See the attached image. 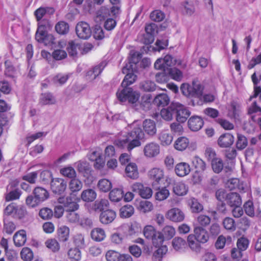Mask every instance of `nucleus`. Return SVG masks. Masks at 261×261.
Here are the masks:
<instances>
[{
  "label": "nucleus",
  "mask_w": 261,
  "mask_h": 261,
  "mask_svg": "<svg viewBox=\"0 0 261 261\" xmlns=\"http://www.w3.org/2000/svg\"><path fill=\"white\" fill-rule=\"evenodd\" d=\"M135 56L134 54L129 62L122 69V73L126 75L121 83V87L116 94L118 99L121 102L128 101L134 103L140 98L139 92L128 87V86L133 84L137 79V75L134 73L135 68L134 66L141 58L139 54L137 55L136 58L134 57Z\"/></svg>",
  "instance_id": "f257e3e1"
},
{
  "label": "nucleus",
  "mask_w": 261,
  "mask_h": 261,
  "mask_svg": "<svg viewBox=\"0 0 261 261\" xmlns=\"http://www.w3.org/2000/svg\"><path fill=\"white\" fill-rule=\"evenodd\" d=\"M129 127L132 130L128 133L124 139L118 140L116 144L119 147L126 148L130 151L135 147L141 145L140 140L144 138V134L138 121L133 122Z\"/></svg>",
  "instance_id": "f03ea898"
},
{
  "label": "nucleus",
  "mask_w": 261,
  "mask_h": 261,
  "mask_svg": "<svg viewBox=\"0 0 261 261\" xmlns=\"http://www.w3.org/2000/svg\"><path fill=\"white\" fill-rule=\"evenodd\" d=\"M143 234L146 239L152 241L153 245L156 247L162 245L164 242V237L162 232L157 231L151 225L144 227Z\"/></svg>",
  "instance_id": "7ed1b4c3"
},
{
  "label": "nucleus",
  "mask_w": 261,
  "mask_h": 261,
  "mask_svg": "<svg viewBox=\"0 0 261 261\" xmlns=\"http://www.w3.org/2000/svg\"><path fill=\"white\" fill-rule=\"evenodd\" d=\"M36 40L45 45H51L55 44V38L51 34H47L45 24H40L35 35Z\"/></svg>",
  "instance_id": "20e7f679"
},
{
  "label": "nucleus",
  "mask_w": 261,
  "mask_h": 261,
  "mask_svg": "<svg viewBox=\"0 0 261 261\" xmlns=\"http://www.w3.org/2000/svg\"><path fill=\"white\" fill-rule=\"evenodd\" d=\"M152 97L150 94H147L143 95L141 100H136L134 103L128 101L132 105L134 109L138 111H143L147 112L151 109Z\"/></svg>",
  "instance_id": "39448f33"
},
{
  "label": "nucleus",
  "mask_w": 261,
  "mask_h": 261,
  "mask_svg": "<svg viewBox=\"0 0 261 261\" xmlns=\"http://www.w3.org/2000/svg\"><path fill=\"white\" fill-rule=\"evenodd\" d=\"M76 195L72 193L66 197H60L58 199L59 203L63 204L67 210H77L79 208V205L77 202L80 201Z\"/></svg>",
  "instance_id": "423d86ee"
},
{
  "label": "nucleus",
  "mask_w": 261,
  "mask_h": 261,
  "mask_svg": "<svg viewBox=\"0 0 261 261\" xmlns=\"http://www.w3.org/2000/svg\"><path fill=\"white\" fill-rule=\"evenodd\" d=\"M176 60L170 55H167L164 58L158 59L154 63V66L156 69L166 71L175 64Z\"/></svg>",
  "instance_id": "0eeeda50"
},
{
  "label": "nucleus",
  "mask_w": 261,
  "mask_h": 261,
  "mask_svg": "<svg viewBox=\"0 0 261 261\" xmlns=\"http://www.w3.org/2000/svg\"><path fill=\"white\" fill-rule=\"evenodd\" d=\"M148 176L152 181V186L154 188H158V186L163 181L164 171L160 168H154L149 170Z\"/></svg>",
  "instance_id": "6e6552de"
},
{
  "label": "nucleus",
  "mask_w": 261,
  "mask_h": 261,
  "mask_svg": "<svg viewBox=\"0 0 261 261\" xmlns=\"http://www.w3.org/2000/svg\"><path fill=\"white\" fill-rule=\"evenodd\" d=\"M75 31L77 36L81 39H87L91 35L90 27L85 21H81L76 24Z\"/></svg>",
  "instance_id": "1a4fd4ad"
},
{
  "label": "nucleus",
  "mask_w": 261,
  "mask_h": 261,
  "mask_svg": "<svg viewBox=\"0 0 261 261\" xmlns=\"http://www.w3.org/2000/svg\"><path fill=\"white\" fill-rule=\"evenodd\" d=\"M132 190L133 192L138 193L141 197L144 199L150 198L152 195L151 188L145 187L140 182H135L133 184Z\"/></svg>",
  "instance_id": "9d476101"
},
{
  "label": "nucleus",
  "mask_w": 261,
  "mask_h": 261,
  "mask_svg": "<svg viewBox=\"0 0 261 261\" xmlns=\"http://www.w3.org/2000/svg\"><path fill=\"white\" fill-rule=\"evenodd\" d=\"M176 119L178 122H185L190 115V112L184 105L175 102Z\"/></svg>",
  "instance_id": "9b49d317"
},
{
  "label": "nucleus",
  "mask_w": 261,
  "mask_h": 261,
  "mask_svg": "<svg viewBox=\"0 0 261 261\" xmlns=\"http://www.w3.org/2000/svg\"><path fill=\"white\" fill-rule=\"evenodd\" d=\"M160 151V146L155 142H150L145 145L143 152L145 156L147 158H154L158 155Z\"/></svg>",
  "instance_id": "f8f14e48"
},
{
  "label": "nucleus",
  "mask_w": 261,
  "mask_h": 261,
  "mask_svg": "<svg viewBox=\"0 0 261 261\" xmlns=\"http://www.w3.org/2000/svg\"><path fill=\"white\" fill-rule=\"evenodd\" d=\"M66 182L63 179L59 178L52 179L51 189L54 193L62 194L66 190Z\"/></svg>",
  "instance_id": "ddd939ff"
},
{
  "label": "nucleus",
  "mask_w": 261,
  "mask_h": 261,
  "mask_svg": "<svg viewBox=\"0 0 261 261\" xmlns=\"http://www.w3.org/2000/svg\"><path fill=\"white\" fill-rule=\"evenodd\" d=\"M194 232V234L193 235L196 238V241L200 243H205L209 239V235L207 231L202 227L199 226L195 227Z\"/></svg>",
  "instance_id": "4468645a"
},
{
  "label": "nucleus",
  "mask_w": 261,
  "mask_h": 261,
  "mask_svg": "<svg viewBox=\"0 0 261 261\" xmlns=\"http://www.w3.org/2000/svg\"><path fill=\"white\" fill-rule=\"evenodd\" d=\"M167 216L169 219L175 222L182 221L185 218L184 213L177 208L170 210L167 213Z\"/></svg>",
  "instance_id": "2eb2a0df"
},
{
  "label": "nucleus",
  "mask_w": 261,
  "mask_h": 261,
  "mask_svg": "<svg viewBox=\"0 0 261 261\" xmlns=\"http://www.w3.org/2000/svg\"><path fill=\"white\" fill-rule=\"evenodd\" d=\"M106 65V64L105 62H102L89 70L86 74L87 80L91 81L95 79L101 73Z\"/></svg>",
  "instance_id": "dca6fc26"
},
{
  "label": "nucleus",
  "mask_w": 261,
  "mask_h": 261,
  "mask_svg": "<svg viewBox=\"0 0 261 261\" xmlns=\"http://www.w3.org/2000/svg\"><path fill=\"white\" fill-rule=\"evenodd\" d=\"M175 102H172L169 107L161 110L160 115L161 117L166 121H171L175 114Z\"/></svg>",
  "instance_id": "f3484780"
},
{
  "label": "nucleus",
  "mask_w": 261,
  "mask_h": 261,
  "mask_svg": "<svg viewBox=\"0 0 261 261\" xmlns=\"http://www.w3.org/2000/svg\"><path fill=\"white\" fill-rule=\"evenodd\" d=\"M203 125L202 119L198 116L191 117L188 120V126L192 131H198L200 129Z\"/></svg>",
  "instance_id": "a211bd4d"
},
{
  "label": "nucleus",
  "mask_w": 261,
  "mask_h": 261,
  "mask_svg": "<svg viewBox=\"0 0 261 261\" xmlns=\"http://www.w3.org/2000/svg\"><path fill=\"white\" fill-rule=\"evenodd\" d=\"M115 211L111 210L103 211L100 215V221L104 224H108L112 222L116 218Z\"/></svg>",
  "instance_id": "6ab92c4d"
},
{
  "label": "nucleus",
  "mask_w": 261,
  "mask_h": 261,
  "mask_svg": "<svg viewBox=\"0 0 261 261\" xmlns=\"http://www.w3.org/2000/svg\"><path fill=\"white\" fill-rule=\"evenodd\" d=\"M181 11L184 15L192 16L195 12V8L193 2L191 1L184 2L181 5Z\"/></svg>",
  "instance_id": "aec40b11"
},
{
  "label": "nucleus",
  "mask_w": 261,
  "mask_h": 261,
  "mask_svg": "<svg viewBox=\"0 0 261 261\" xmlns=\"http://www.w3.org/2000/svg\"><path fill=\"white\" fill-rule=\"evenodd\" d=\"M226 202L231 207H233L236 206H241L242 201L239 194L232 192L227 194Z\"/></svg>",
  "instance_id": "412c9836"
},
{
  "label": "nucleus",
  "mask_w": 261,
  "mask_h": 261,
  "mask_svg": "<svg viewBox=\"0 0 261 261\" xmlns=\"http://www.w3.org/2000/svg\"><path fill=\"white\" fill-rule=\"evenodd\" d=\"M191 171V167L189 164L185 162H181L176 164L175 167V172L177 175L184 177Z\"/></svg>",
  "instance_id": "4be33fe9"
},
{
  "label": "nucleus",
  "mask_w": 261,
  "mask_h": 261,
  "mask_svg": "<svg viewBox=\"0 0 261 261\" xmlns=\"http://www.w3.org/2000/svg\"><path fill=\"white\" fill-rule=\"evenodd\" d=\"M234 142L233 136L229 133L222 135L219 138L218 143L221 147H228Z\"/></svg>",
  "instance_id": "5701e85b"
},
{
  "label": "nucleus",
  "mask_w": 261,
  "mask_h": 261,
  "mask_svg": "<svg viewBox=\"0 0 261 261\" xmlns=\"http://www.w3.org/2000/svg\"><path fill=\"white\" fill-rule=\"evenodd\" d=\"M143 127L148 135L153 136L156 133L155 122L151 119H145L143 122Z\"/></svg>",
  "instance_id": "b1692460"
},
{
  "label": "nucleus",
  "mask_w": 261,
  "mask_h": 261,
  "mask_svg": "<svg viewBox=\"0 0 261 261\" xmlns=\"http://www.w3.org/2000/svg\"><path fill=\"white\" fill-rule=\"evenodd\" d=\"M90 236L93 241L97 242L103 241L106 237L104 229L99 227L93 228L91 231Z\"/></svg>",
  "instance_id": "393cba45"
},
{
  "label": "nucleus",
  "mask_w": 261,
  "mask_h": 261,
  "mask_svg": "<svg viewBox=\"0 0 261 261\" xmlns=\"http://www.w3.org/2000/svg\"><path fill=\"white\" fill-rule=\"evenodd\" d=\"M27 235L25 230L22 229L16 232L13 236L14 244L17 247H20L25 244Z\"/></svg>",
  "instance_id": "a878e982"
},
{
  "label": "nucleus",
  "mask_w": 261,
  "mask_h": 261,
  "mask_svg": "<svg viewBox=\"0 0 261 261\" xmlns=\"http://www.w3.org/2000/svg\"><path fill=\"white\" fill-rule=\"evenodd\" d=\"M125 173L126 176L131 179H135L139 176L138 168L135 163L128 164L125 167Z\"/></svg>",
  "instance_id": "bb28decb"
},
{
  "label": "nucleus",
  "mask_w": 261,
  "mask_h": 261,
  "mask_svg": "<svg viewBox=\"0 0 261 261\" xmlns=\"http://www.w3.org/2000/svg\"><path fill=\"white\" fill-rule=\"evenodd\" d=\"M159 140L163 146L169 145L173 141V136L167 130H163L159 134Z\"/></svg>",
  "instance_id": "cd10ccee"
},
{
  "label": "nucleus",
  "mask_w": 261,
  "mask_h": 261,
  "mask_svg": "<svg viewBox=\"0 0 261 261\" xmlns=\"http://www.w3.org/2000/svg\"><path fill=\"white\" fill-rule=\"evenodd\" d=\"M96 193L94 190L88 189L82 192L81 198L84 201L89 202L93 201L96 199Z\"/></svg>",
  "instance_id": "c85d7f7f"
},
{
  "label": "nucleus",
  "mask_w": 261,
  "mask_h": 261,
  "mask_svg": "<svg viewBox=\"0 0 261 261\" xmlns=\"http://www.w3.org/2000/svg\"><path fill=\"white\" fill-rule=\"evenodd\" d=\"M70 229L65 225L61 226L57 230L58 238L60 242H65L68 241L69 237Z\"/></svg>",
  "instance_id": "c756f323"
},
{
  "label": "nucleus",
  "mask_w": 261,
  "mask_h": 261,
  "mask_svg": "<svg viewBox=\"0 0 261 261\" xmlns=\"http://www.w3.org/2000/svg\"><path fill=\"white\" fill-rule=\"evenodd\" d=\"M188 191V187L182 182H175L173 186V192L178 196H182L187 194Z\"/></svg>",
  "instance_id": "7c9ffc66"
},
{
  "label": "nucleus",
  "mask_w": 261,
  "mask_h": 261,
  "mask_svg": "<svg viewBox=\"0 0 261 261\" xmlns=\"http://www.w3.org/2000/svg\"><path fill=\"white\" fill-rule=\"evenodd\" d=\"M82 187V182L76 177L71 179L68 183L69 189L70 190L71 193L74 194L80 191Z\"/></svg>",
  "instance_id": "2f4dec72"
},
{
  "label": "nucleus",
  "mask_w": 261,
  "mask_h": 261,
  "mask_svg": "<svg viewBox=\"0 0 261 261\" xmlns=\"http://www.w3.org/2000/svg\"><path fill=\"white\" fill-rule=\"evenodd\" d=\"M76 210H66L65 217L69 223L75 224L80 221V215L75 212Z\"/></svg>",
  "instance_id": "473e14b6"
},
{
  "label": "nucleus",
  "mask_w": 261,
  "mask_h": 261,
  "mask_svg": "<svg viewBox=\"0 0 261 261\" xmlns=\"http://www.w3.org/2000/svg\"><path fill=\"white\" fill-rule=\"evenodd\" d=\"M33 193L40 202L47 199L49 196L48 192L41 187L36 188L33 191Z\"/></svg>",
  "instance_id": "72a5a7b5"
},
{
  "label": "nucleus",
  "mask_w": 261,
  "mask_h": 261,
  "mask_svg": "<svg viewBox=\"0 0 261 261\" xmlns=\"http://www.w3.org/2000/svg\"><path fill=\"white\" fill-rule=\"evenodd\" d=\"M172 246L176 251L184 250L187 247L186 241L180 237H176L172 242Z\"/></svg>",
  "instance_id": "f704fd0d"
},
{
  "label": "nucleus",
  "mask_w": 261,
  "mask_h": 261,
  "mask_svg": "<svg viewBox=\"0 0 261 261\" xmlns=\"http://www.w3.org/2000/svg\"><path fill=\"white\" fill-rule=\"evenodd\" d=\"M189 141L188 138L184 137L178 138L175 142L174 147L180 151L185 150L189 145Z\"/></svg>",
  "instance_id": "c9c22d12"
},
{
  "label": "nucleus",
  "mask_w": 261,
  "mask_h": 261,
  "mask_svg": "<svg viewBox=\"0 0 261 261\" xmlns=\"http://www.w3.org/2000/svg\"><path fill=\"white\" fill-rule=\"evenodd\" d=\"M56 102L55 97L50 93H46L41 95L40 102L43 105H53Z\"/></svg>",
  "instance_id": "e433bc0d"
},
{
  "label": "nucleus",
  "mask_w": 261,
  "mask_h": 261,
  "mask_svg": "<svg viewBox=\"0 0 261 261\" xmlns=\"http://www.w3.org/2000/svg\"><path fill=\"white\" fill-rule=\"evenodd\" d=\"M192 165L196 170V172H202L206 168L205 162L198 156H194L192 159Z\"/></svg>",
  "instance_id": "4c0bfd02"
},
{
  "label": "nucleus",
  "mask_w": 261,
  "mask_h": 261,
  "mask_svg": "<svg viewBox=\"0 0 261 261\" xmlns=\"http://www.w3.org/2000/svg\"><path fill=\"white\" fill-rule=\"evenodd\" d=\"M123 197V192L120 189H114L109 193V198L112 201L118 202Z\"/></svg>",
  "instance_id": "58836bf2"
},
{
  "label": "nucleus",
  "mask_w": 261,
  "mask_h": 261,
  "mask_svg": "<svg viewBox=\"0 0 261 261\" xmlns=\"http://www.w3.org/2000/svg\"><path fill=\"white\" fill-rule=\"evenodd\" d=\"M110 15L109 9L106 7H101L96 13V20L101 21Z\"/></svg>",
  "instance_id": "ea45409f"
},
{
  "label": "nucleus",
  "mask_w": 261,
  "mask_h": 261,
  "mask_svg": "<svg viewBox=\"0 0 261 261\" xmlns=\"http://www.w3.org/2000/svg\"><path fill=\"white\" fill-rule=\"evenodd\" d=\"M97 187L100 191L107 192L111 190L112 187V185L109 180L106 178H103L98 181Z\"/></svg>",
  "instance_id": "a19ab883"
},
{
  "label": "nucleus",
  "mask_w": 261,
  "mask_h": 261,
  "mask_svg": "<svg viewBox=\"0 0 261 261\" xmlns=\"http://www.w3.org/2000/svg\"><path fill=\"white\" fill-rule=\"evenodd\" d=\"M169 98L166 94L158 95L154 99V102L158 106H165L169 102Z\"/></svg>",
  "instance_id": "79ce46f5"
},
{
  "label": "nucleus",
  "mask_w": 261,
  "mask_h": 261,
  "mask_svg": "<svg viewBox=\"0 0 261 261\" xmlns=\"http://www.w3.org/2000/svg\"><path fill=\"white\" fill-rule=\"evenodd\" d=\"M134 213V208L131 205L127 204L120 210V215L122 218H129Z\"/></svg>",
  "instance_id": "37998d69"
},
{
  "label": "nucleus",
  "mask_w": 261,
  "mask_h": 261,
  "mask_svg": "<svg viewBox=\"0 0 261 261\" xmlns=\"http://www.w3.org/2000/svg\"><path fill=\"white\" fill-rule=\"evenodd\" d=\"M158 191L155 193V199L159 201H162L167 199L169 196L170 193L169 190L166 188L160 189L159 185L158 188H156Z\"/></svg>",
  "instance_id": "c03bdc74"
},
{
  "label": "nucleus",
  "mask_w": 261,
  "mask_h": 261,
  "mask_svg": "<svg viewBox=\"0 0 261 261\" xmlns=\"http://www.w3.org/2000/svg\"><path fill=\"white\" fill-rule=\"evenodd\" d=\"M192 91V97H199L201 95L202 93V87L197 81H193L192 85H191Z\"/></svg>",
  "instance_id": "a18cd8bd"
},
{
  "label": "nucleus",
  "mask_w": 261,
  "mask_h": 261,
  "mask_svg": "<svg viewBox=\"0 0 261 261\" xmlns=\"http://www.w3.org/2000/svg\"><path fill=\"white\" fill-rule=\"evenodd\" d=\"M138 208L140 212L145 213L152 210L153 205L150 201L143 200L139 203Z\"/></svg>",
  "instance_id": "49530a36"
},
{
  "label": "nucleus",
  "mask_w": 261,
  "mask_h": 261,
  "mask_svg": "<svg viewBox=\"0 0 261 261\" xmlns=\"http://www.w3.org/2000/svg\"><path fill=\"white\" fill-rule=\"evenodd\" d=\"M196 238L192 234H189L187 238V242L189 247L193 251L198 252L200 250V245L198 241H195Z\"/></svg>",
  "instance_id": "de8ad7c7"
},
{
  "label": "nucleus",
  "mask_w": 261,
  "mask_h": 261,
  "mask_svg": "<svg viewBox=\"0 0 261 261\" xmlns=\"http://www.w3.org/2000/svg\"><path fill=\"white\" fill-rule=\"evenodd\" d=\"M55 29L58 33L64 35L68 32L69 27L67 23L64 21H59L56 25Z\"/></svg>",
  "instance_id": "09e8293b"
},
{
  "label": "nucleus",
  "mask_w": 261,
  "mask_h": 261,
  "mask_svg": "<svg viewBox=\"0 0 261 261\" xmlns=\"http://www.w3.org/2000/svg\"><path fill=\"white\" fill-rule=\"evenodd\" d=\"M212 167L214 172L220 173L223 168V162L220 158H216L211 161Z\"/></svg>",
  "instance_id": "8fccbe9b"
},
{
  "label": "nucleus",
  "mask_w": 261,
  "mask_h": 261,
  "mask_svg": "<svg viewBox=\"0 0 261 261\" xmlns=\"http://www.w3.org/2000/svg\"><path fill=\"white\" fill-rule=\"evenodd\" d=\"M55 10L53 8H39V9H37L35 11V15L36 17L37 20L38 21L41 19V18L44 16V15L47 12L50 13L51 14L53 13L54 12Z\"/></svg>",
  "instance_id": "3c124183"
},
{
  "label": "nucleus",
  "mask_w": 261,
  "mask_h": 261,
  "mask_svg": "<svg viewBox=\"0 0 261 261\" xmlns=\"http://www.w3.org/2000/svg\"><path fill=\"white\" fill-rule=\"evenodd\" d=\"M165 70H167L168 75H170L173 79L177 81L181 80L182 73L179 69L176 68H171L170 69Z\"/></svg>",
  "instance_id": "603ef678"
},
{
  "label": "nucleus",
  "mask_w": 261,
  "mask_h": 261,
  "mask_svg": "<svg viewBox=\"0 0 261 261\" xmlns=\"http://www.w3.org/2000/svg\"><path fill=\"white\" fill-rule=\"evenodd\" d=\"M69 258L74 261H79L81 258V252L79 248H71L68 252Z\"/></svg>",
  "instance_id": "864d4df0"
},
{
  "label": "nucleus",
  "mask_w": 261,
  "mask_h": 261,
  "mask_svg": "<svg viewBox=\"0 0 261 261\" xmlns=\"http://www.w3.org/2000/svg\"><path fill=\"white\" fill-rule=\"evenodd\" d=\"M175 229L171 226H166L162 230V234L164 237V240L165 239L169 240L171 239L175 235Z\"/></svg>",
  "instance_id": "5fc2aeb1"
},
{
  "label": "nucleus",
  "mask_w": 261,
  "mask_h": 261,
  "mask_svg": "<svg viewBox=\"0 0 261 261\" xmlns=\"http://www.w3.org/2000/svg\"><path fill=\"white\" fill-rule=\"evenodd\" d=\"M68 78V74L59 73L53 77V82L56 85L61 86L66 82Z\"/></svg>",
  "instance_id": "6e6d98bb"
},
{
  "label": "nucleus",
  "mask_w": 261,
  "mask_h": 261,
  "mask_svg": "<svg viewBox=\"0 0 261 261\" xmlns=\"http://www.w3.org/2000/svg\"><path fill=\"white\" fill-rule=\"evenodd\" d=\"M60 173L63 176L71 179L75 177L76 175L75 170L72 167H67L61 169Z\"/></svg>",
  "instance_id": "4d7b16f0"
},
{
  "label": "nucleus",
  "mask_w": 261,
  "mask_h": 261,
  "mask_svg": "<svg viewBox=\"0 0 261 261\" xmlns=\"http://www.w3.org/2000/svg\"><path fill=\"white\" fill-rule=\"evenodd\" d=\"M237 141L236 146L238 149L242 150L244 149L248 144V141L246 138L241 134H238Z\"/></svg>",
  "instance_id": "13d9d810"
},
{
  "label": "nucleus",
  "mask_w": 261,
  "mask_h": 261,
  "mask_svg": "<svg viewBox=\"0 0 261 261\" xmlns=\"http://www.w3.org/2000/svg\"><path fill=\"white\" fill-rule=\"evenodd\" d=\"M45 244L48 249L54 252L58 251L60 249V245L56 239H52L47 240Z\"/></svg>",
  "instance_id": "bf43d9fd"
},
{
  "label": "nucleus",
  "mask_w": 261,
  "mask_h": 261,
  "mask_svg": "<svg viewBox=\"0 0 261 261\" xmlns=\"http://www.w3.org/2000/svg\"><path fill=\"white\" fill-rule=\"evenodd\" d=\"M140 87L144 91L150 92L155 90V85L151 81H146L140 84Z\"/></svg>",
  "instance_id": "052dcab7"
},
{
  "label": "nucleus",
  "mask_w": 261,
  "mask_h": 261,
  "mask_svg": "<svg viewBox=\"0 0 261 261\" xmlns=\"http://www.w3.org/2000/svg\"><path fill=\"white\" fill-rule=\"evenodd\" d=\"M240 112L239 109H238L234 104H232L231 106V109L229 111L228 116L236 120H240Z\"/></svg>",
  "instance_id": "680f3d73"
},
{
  "label": "nucleus",
  "mask_w": 261,
  "mask_h": 261,
  "mask_svg": "<svg viewBox=\"0 0 261 261\" xmlns=\"http://www.w3.org/2000/svg\"><path fill=\"white\" fill-rule=\"evenodd\" d=\"M150 17L153 21L160 22L164 19L165 14L161 11L156 10L151 13Z\"/></svg>",
  "instance_id": "e2e57ef3"
},
{
  "label": "nucleus",
  "mask_w": 261,
  "mask_h": 261,
  "mask_svg": "<svg viewBox=\"0 0 261 261\" xmlns=\"http://www.w3.org/2000/svg\"><path fill=\"white\" fill-rule=\"evenodd\" d=\"M21 258L25 261H30L33 257V253L29 248H23L20 253Z\"/></svg>",
  "instance_id": "0e129e2a"
},
{
  "label": "nucleus",
  "mask_w": 261,
  "mask_h": 261,
  "mask_svg": "<svg viewBox=\"0 0 261 261\" xmlns=\"http://www.w3.org/2000/svg\"><path fill=\"white\" fill-rule=\"evenodd\" d=\"M159 248L154 252V257L158 260H160L162 256L167 252V248L165 245H160Z\"/></svg>",
  "instance_id": "69168bd1"
},
{
  "label": "nucleus",
  "mask_w": 261,
  "mask_h": 261,
  "mask_svg": "<svg viewBox=\"0 0 261 261\" xmlns=\"http://www.w3.org/2000/svg\"><path fill=\"white\" fill-rule=\"evenodd\" d=\"M21 192L18 189L12 190L6 195V200L7 201L19 199Z\"/></svg>",
  "instance_id": "338daca9"
},
{
  "label": "nucleus",
  "mask_w": 261,
  "mask_h": 261,
  "mask_svg": "<svg viewBox=\"0 0 261 261\" xmlns=\"http://www.w3.org/2000/svg\"><path fill=\"white\" fill-rule=\"evenodd\" d=\"M224 228L227 230L233 231L236 229L234 220L229 217L225 218L223 222Z\"/></svg>",
  "instance_id": "774afa93"
}]
</instances>
